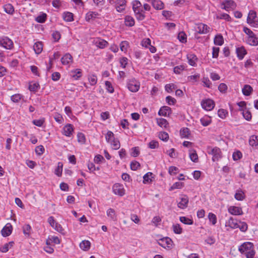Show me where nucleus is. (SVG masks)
<instances>
[{"label":"nucleus","mask_w":258,"mask_h":258,"mask_svg":"<svg viewBox=\"0 0 258 258\" xmlns=\"http://www.w3.org/2000/svg\"><path fill=\"white\" fill-rule=\"evenodd\" d=\"M217 19H224L227 21H231V18L230 16L226 13H221L219 14L217 17Z\"/></svg>","instance_id":"obj_62"},{"label":"nucleus","mask_w":258,"mask_h":258,"mask_svg":"<svg viewBox=\"0 0 258 258\" xmlns=\"http://www.w3.org/2000/svg\"><path fill=\"white\" fill-rule=\"evenodd\" d=\"M179 171V169L173 166H170L168 168V173L171 175H175Z\"/></svg>","instance_id":"obj_63"},{"label":"nucleus","mask_w":258,"mask_h":258,"mask_svg":"<svg viewBox=\"0 0 258 258\" xmlns=\"http://www.w3.org/2000/svg\"><path fill=\"white\" fill-rule=\"evenodd\" d=\"M140 149L138 147H133L130 150V154L134 157L138 156L140 154Z\"/></svg>","instance_id":"obj_55"},{"label":"nucleus","mask_w":258,"mask_h":258,"mask_svg":"<svg viewBox=\"0 0 258 258\" xmlns=\"http://www.w3.org/2000/svg\"><path fill=\"white\" fill-rule=\"evenodd\" d=\"M239 251L245 255L246 258H253L255 255L254 245L252 243L246 242L242 244L238 248Z\"/></svg>","instance_id":"obj_1"},{"label":"nucleus","mask_w":258,"mask_h":258,"mask_svg":"<svg viewBox=\"0 0 258 258\" xmlns=\"http://www.w3.org/2000/svg\"><path fill=\"white\" fill-rule=\"evenodd\" d=\"M234 198L237 201L243 200L245 198L244 192L241 189L237 190L235 194Z\"/></svg>","instance_id":"obj_39"},{"label":"nucleus","mask_w":258,"mask_h":258,"mask_svg":"<svg viewBox=\"0 0 258 258\" xmlns=\"http://www.w3.org/2000/svg\"><path fill=\"white\" fill-rule=\"evenodd\" d=\"M141 45L145 48H148L152 53L156 51V48L151 45V40L148 38L143 39L141 42Z\"/></svg>","instance_id":"obj_12"},{"label":"nucleus","mask_w":258,"mask_h":258,"mask_svg":"<svg viewBox=\"0 0 258 258\" xmlns=\"http://www.w3.org/2000/svg\"><path fill=\"white\" fill-rule=\"evenodd\" d=\"M132 5L133 11L142 8L141 3L138 0L133 1L132 3Z\"/></svg>","instance_id":"obj_57"},{"label":"nucleus","mask_w":258,"mask_h":258,"mask_svg":"<svg viewBox=\"0 0 258 258\" xmlns=\"http://www.w3.org/2000/svg\"><path fill=\"white\" fill-rule=\"evenodd\" d=\"M62 167L63 164L61 162H58L57 163V166L56 169H55L54 173L55 174L60 177L61 176L62 172Z\"/></svg>","instance_id":"obj_52"},{"label":"nucleus","mask_w":258,"mask_h":258,"mask_svg":"<svg viewBox=\"0 0 258 258\" xmlns=\"http://www.w3.org/2000/svg\"><path fill=\"white\" fill-rule=\"evenodd\" d=\"M89 82L91 85H95L97 82V76L95 75L92 74L88 76Z\"/></svg>","instance_id":"obj_59"},{"label":"nucleus","mask_w":258,"mask_h":258,"mask_svg":"<svg viewBox=\"0 0 258 258\" xmlns=\"http://www.w3.org/2000/svg\"><path fill=\"white\" fill-rule=\"evenodd\" d=\"M112 191L115 195L122 197L125 194V190L122 184L118 183L114 184L112 186Z\"/></svg>","instance_id":"obj_7"},{"label":"nucleus","mask_w":258,"mask_h":258,"mask_svg":"<svg viewBox=\"0 0 258 258\" xmlns=\"http://www.w3.org/2000/svg\"><path fill=\"white\" fill-rule=\"evenodd\" d=\"M92 43L100 49H104L108 46V43L101 38H95L93 40Z\"/></svg>","instance_id":"obj_13"},{"label":"nucleus","mask_w":258,"mask_h":258,"mask_svg":"<svg viewBox=\"0 0 258 258\" xmlns=\"http://www.w3.org/2000/svg\"><path fill=\"white\" fill-rule=\"evenodd\" d=\"M189 157L192 161L194 162L198 161V156L195 150L192 149L189 150Z\"/></svg>","instance_id":"obj_41"},{"label":"nucleus","mask_w":258,"mask_h":258,"mask_svg":"<svg viewBox=\"0 0 258 258\" xmlns=\"http://www.w3.org/2000/svg\"><path fill=\"white\" fill-rule=\"evenodd\" d=\"M171 113V108L167 106L162 107L158 111V114L160 116H166Z\"/></svg>","instance_id":"obj_24"},{"label":"nucleus","mask_w":258,"mask_h":258,"mask_svg":"<svg viewBox=\"0 0 258 258\" xmlns=\"http://www.w3.org/2000/svg\"><path fill=\"white\" fill-rule=\"evenodd\" d=\"M200 78V75L199 74H196L194 75L189 76L187 77V81L191 83H195L197 82Z\"/></svg>","instance_id":"obj_44"},{"label":"nucleus","mask_w":258,"mask_h":258,"mask_svg":"<svg viewBox=\"0 0 258 258\" xmlns=\"http://www.w3.org/2000/svg\"><path fill=\"white\" fill-rule=\"evenodd\" d=\"M220 7L222 9L229 12L236 8V4L233 0H225L221 3Z\"/></svg>","instance_id":"obj_4"},{"label":"nucleus","mask_w":258,"mask_h":258,"mask_svg":"<svg viewBox=\"0 0 258 258\" xmlns=\"http://www.w3.org/2000/svg\"><path fill=\"white\" fill-rule=\"evenodd\" d=\"M236 52L238 58L240 60L242 59L246 54V51L243 46L237 48Z\"/></svg>","instance_id":"obj_30"},{"label":"nucleus","mask_w":258,"mask_h":258,"mask_svg":"<svg viewBox=\"0 0 258 258\" xmlns=\"http://www.w3.org/2000/svg\"><path fill=\"white\" fill-rule=\"evenodd\" d=\"M208 152L209 154L213 156L212 160L213 161H218L221 157V152L219 148L217 147L208 148Z\"/></svg>","instance_id":"obj_8"},{"label":"nucleus","mask_w":258,"mask_h":258,"mask_svg":"<svg viewBox=\"0 0 258 258\" xmlns=\"http://www.w3.org/2000/svg\"><path fill=\"white\" fill-rule=\"evenodd\" d=\"M74 133V127L71 124L68 123L65 125L62 131V134L67 137H71Z\"/></svg>","instance_id":"obj_18"},{"label":"nucleus","mask_w":258,"mask_h":258,"mask_svg":"<svg viewBox=\"0 0 258 258\" xmlns=\"http://www.w3.org/2000/svg\"><path fill=\"white\" fill-rule=\"evenodd\" d=\"M14 242L10 241L8 243L5 244L3 246L0 247V251L2 252L6 253L9 251L14 245Z\"/></svg>","instance_id":"obj_34"},{"label":"nucleus","mask_w":258,"mask_h":258,"mask_svg":"<svg viewBox=\"0 0 258 258\" xmlns=\"http://www.w3.org/2000/svg\"><path fill=\"white\" fill-rule=\"evenodd\" d=\"M33 49L36 54H40L43 49L42 43L41 42H36L33 46Z\"/></svg>","instance_id":"obj_38"},{"label":"nucleus","mask_w":258,"mask_h":258,"mask_svg":"<svg viewBox=\"0 0 258 258\" xmlns=\"http://www.w3.org/2000/svg\"><path fill=\"white\" fill-rule=\"evenodd\" d=\"M46 19V14L42 13L35 18L36 22L38 23H44Z\"/></svg>","instance_id":"obj_64"},{"label":"nucleus","mask_w":258,"mask_h":258,"mask_svg":"<svg viewBox=\"0 0 258 258\" xmlns=\"http://www.w3.org/2000/svg\"><path fill=\"white\" fill-rule=\"evenodd\" d=\"M189 199L186 195H183L179 199L177 206L180 209H184L187 207Z\"/></svg>","instance_id":"obj_14"},{"label":"nucleus","mask_w":258,"mask_h":258,"mask_svg":"<svg viewBox=\"0 0 258 258\" xmlns=\"http://www.w3.org/2000/svg\"><path fill=\"white\" fill-rule=\"evenodd\" d=\"M109 143L111 145L112 148L114 150H117L120 147L119 141L116 139H114Z\"/></svg>","instance_id":"obj_54"},{"label":"nucleus","mask_w":258,"mask_h":258,"mask_svg":"<svg viewBox=\"0 0 258 258\" xmlns=\"http://www.w3.org/2000/svg\"><path fill=\"white\" fill-rule=\"evenodd\" d=\"M184 186V184L181 182H176L174 183L172 186L170 187L169 190L172 191L175 189H181Z\"/></svg>","instance_id":"obj_48"},{"label":"nucleus","mask_w":258,"mask_h":258,"mask_svg":"<svg viewBox=\"0 0 258 258\" xmlns=\"http://www.w3.org/2000/svg\"><path fill=\"white\" fill-rule=\"evenodd\" d=\"M13 227L10 223H7L1 230L2 235L4 237L9 236L12 232Z\"/></svg>","instance_id":"obj_20"},{"label":"nucleus","mask_w":258,"mask_h":258,"mask_svg":"<svg viewBox=\"0 0 258 258\" xmlns=\"http://www.w3.org/2000/svg\"><path fill=\"white\" fill-rule=\"evenodd\" d=\"M189 135V130L188 128H182L180 131V135L182 138H187Z\"/></svg>","instance_id":"obj_51"},{"label":"nucleus","mask_w":258,"mask_h":258,"mask_svg":"<svg viewBox=\"0 0 258 258\" xmlns=\"http://www.w3.org/2000/svg\"><path fill=\"white\" fill-rule=\"evenodd\" d=\"M61 61L63 65L70 66L73 62V56L70 53H67L61 57Z\"/></svg>","instance_id":"obj_19"},{"label":"nucleus","mask_w":258,"mask_h":258,"mask_svg":"<svg viewBox=\"0 0 258 258\" xmlns=\"http://www.w3.org/2000/svg\"><path fill=\"white\" fill-rule=\"evenodd\" d=\"M249 144L251 146L258 148V136H251L249 140Z\"/></svg>","instance_id":"obj_35"},{"label":"nucleus","mask_w":258,"mask_h":258,"mask_svg":"<svg viewBox=\"0 0 258 258\" xmlns=\"http://www.w3.org/2000/svg\"><path fill=\"white\" fill-rule=\"evenodd\" d=\"M210 222L213 225H215L217 223V217L215 214L212 213H209L208 216Z\"/></svg>","instance_id":"obj_56"},{"label":"nucleus","mask_w":258,"mask_h":258,"mask_svg":"<svg viewBox=\"0 0 258 258\" xmlns=\"http://www.w3.org/2000/svg\"><path fill=\"white\" fill-rule=\"evenodd\" d=\"M107 216L113 221L116 220V214L114 209L112 208H109L106 211Z\"/></svg>","instance_id":"obj_40"},{"label":"nucleus","mask_w":258,"mask_h":258,"mask_svg":"<svg viewBox=\"0 0 258 258\" xmlns=\"http://www.w3.org/2000/svg\"><path fill=\"white\" fill-rule=\"evenodd\" d=\"M126 0H117L115 3L116 10L119 13H123L126 7Z\"/></svg>","instance_id":"obj_15"},{"label":"nucleus","mask_w":258,"mask_h":258,"mask_svg":"<svg viewBox=\"0 0 258 258\" xmlns=\"http://www.w3.org/2000/svg\"><path fill=\"white\" fill-rule=\"evenodd\" d=\"M80 248L83 251H88L91 247V242L89 240H84L79 244Z\"/></svg>","instance_id":"obj_27"},{"label":"nucleus","mask_w":258,"mask_h":258,"mask_svg":"<svg viewBox=\"0 0 258 258\" xmlns=\"http://www.w3.org/2000/svg\"><path fill=\"white\" fill-rule=\"evenodd\" d=\"M246 42L250 45L257 46L258 45V37L255 34L251 37H247Z\"/></svg>","instance_id":"obj_28"},{"label":"nucleus","mask_w":258,"mask_h":258,"mask_svg":"<svg viewBox=\"0 0 258 258\" xmlns=\"http://www.w3.org/2000/svg\"><path fill=\"white\" fill-rule=\"evenodd\" d=\"M0 46L7 49H11L13 47V42L7 37L0 38Z\"/></svg>","instance_id":"obj_11"},{"label":"nucleus","mask_w":258,"mask_h":258,"mask_svg":"<svg viewBox=\"0 0 258 258\" xmlns=\"http://www.w3.org/2000/svg\"><path fill=\"white\" fill-rule=\"evenodd\" d=\"M253 91V89L249 85H245L242 89V94L244 96H249Z\"/></svg>","instance_id":"obj_33"},{"label":"nucleus","mask_w":258,"mask_h":258,"mask_svg":"<svg viewBox=\"0 0 258 258\" xmlns=\"http://www.w3.org/2000/svg\"><path fill=\"white\" fill-rule=\"evenodd\" d=\"M71 77L74 80H78L82 76V71L80 69H76L71 71Z\"/></svg>","instance_id":"obj_29"},{"label":"nucleus","mask_w":258,"mask_h":258,"mask_svg":"<svg viewBox=\"0 0 258 258\" xmlns=\"http://www.w3.org/2000/svg\"><path fill=\"white\" fill-rule=\"evenodd\" d=\"M119 46L120 50L124 53H126L129 47V43L126 41H123L120 43Z\"/></svg>","instance_id":"obj_47"},{"label":"nucleus","mask_w":258,"mask_h":258,"mask_svg":"<svg viewBox=\"0 0 258 258\" xmlns=\"http://www.w3.org/2000/svg\"><path fill=\"white\" fill-rule=\"evenodd\" d=\"M200 121L203 126H206L211 123L212 119L209 116H204L200 119Z\"/></svg>","instance_id":"obj_42"},{"label":"nucleus","mask_w":258,"mask_h":258,"mask_svg":"<svg viewBox=\"0 0 258 258\" xmlns=\"http://www.w3.org/2000/svg\"><path fill=\"white\" fill-rule=\"evenodd\" d=\"M126 86L131 92H137L140 88V82L135 78H132L127 80Z\"/></svg>","instance_id":"obj_2"},{"label":"nucleus","mask_w":258,"mask_h":258,"mask_svg":"<svg viewBox=\"0 0 258 258\" xmlns=\"http://www.w3.org/2000/svg\"><path fill=\"white\" fill-rule=\"evenodd\" d=\"M158 137L160 140L165 142L167 141L169 139L168 134L165 132H160L158 134Z\"/></svg>","instance_id":"obj_61"},{"label":"nucleus","mask_w":258,"mask_h":258,"mask_svg":"<svg viewBox=\"0 0 258 258\" xmlns=\"http://www.w3.org/2000/svg\"><path fill=\"white\" fill-rule=\"evenodd\" d=\"M186 57L188 60V63L190 66L192 67L197 66V62L198 61V58L195 54L188 53L187 54Z\"/></svg>","instance_id":"obj_21"},{"label":"nucleus","mask_w":258,"mask_h":258,"mask_svg":"<svg viewBox=\"0 0 258 258\" xmlns=\"http://www.w3.org/2000/svg\"><path fill=\"white\" fill-rule=\"evenodd\" d=\"M179 220L181 222L186 225H192L193 224V220L191 219L184 216L180 217Z\"/></svg>","instance_id":"obj_53"},{"label":"nucleus","mask_w":258,"mask_h":258,"mask_svg":"<svg viewBox=\"0 0 258 258\" xmlns=\"http://www.w3.org/2000/svg\"><path fill=\"white\" fill-rule=\"evenodd\" d=\"M151 5L157 10H161L164 8V4L161 0H153Z\"/></svg>","instance_id":"obj_25"},{"label":"nucleus","mask_w":258,"mask_h":258,"mask_svg":"<svg viewBox=\"0 0 258 258\" xmlns=\"http://www.w3.org/2000/svg\"><path fill=\"white\" fill-rule=\"evenodd\" d=\"M227 115L228 111L225 109H220L218 111V115L222 119L225 118Z\"/></svg>","instance_id":"obj_60"},{"label":"nucleus","mask_w":258,"mask_h":258,"mask_svg":"<svg viewBox=\"0 0 258 258\" xmlns=\"http://www.w3.org/2000/svg\"><path fill=\"white\" fill-rule=\"evenodd\" d=\"M177 38L179 40V41L182 43H185L187 41L186 35L183 31L180 32L178 33Z\"/></svg>","instance_id":"obj_49"},{"label":"nucleus","mask_w":258,"mask_h":258,"mask_svg":"<svg viewBox=\"0 0 258 258\" xmlns=\"http://www.w3.org/2000/svg\"><path fill=\"white\" fill-rule=\"evenodd\" d=\"M228 212L231 215L235 216L241 215L243 214L242 208L239 207L231 206L228 208Z\"/></svg>","instance_id":"obj_17"},{"label":"nucleus","mask_w":258,"mask_h":258,"mask_svg":"<svg viewBox=\"0 0 258 258\" xmlns=\"http://www.w3.org/2000/svg\"><path fill=\"white\" fill-rule=\"evenodd\" d=\"M225 225L227 231L231 229H236L238 227V221L233 217H230L226 221Z\"/></svg>","instance_id":"obj_10"},{"label":"nucleus","mask_w":258,"mask_h":258,"mask_svg":"<svg viewBox=\"0 0 258 258\" xmlns=\"http://www.w3.org/2000/svg\"><path fill=\"white\" fill-rule=\"evenodd\" d=\"M247 22L251 27H258V19L257 18L255 11L250 10L249 12L247 18Z\"/></svg>","instance_id":"obj_3"},{"label":"nucleus","mask_w":258,"mask_h":258,"mask_svg":"<svg viewBox=\"0 0 258 258\" xmlns=\"http://www.w3.org/2000/svg\"><path fill=\"white\" fill-rule=\"evenodd\" d=\"M172 228L174 233L175 234H180L182 233V228L179 224H173Z\"/></svg>","instance_id":"obj_45"},{"label":"nucleus","mask_w":258,"mask_h":258,"mask_svg":"<svg viewBox=\"0 0 258 258\" xmlns=\"http://www.w3.org/2000/svg\"><path fill=\"white\" fill-rule=\"evenodd\" d=\"M158 243L161 246L164 248L170 249L172 247V240L168 237L159 239Z\"/></svg>","instance_id":"obj_9"},{"label":"nucleus","mask_w":258,"mask_h":258,"mask_svg":"<svg viewBox=\"0 0 258 258\" xmlns=\"http://www.w3.org/2000/svg\"><path fill=\"white\" fill-rule=\"evenodd\" d=\"M211 28L203 23H200L197 25L196 30L199 34H207L211 30Z\"/></svg>","instance_id":"obj_16"},{"label":"nucleus","mask_w":258,"mask_h":258,"mask_svg":"<svg viewBox=\"0 0 258 258\" xmlns=\"http://www.w3.org/2000/svg\"><path fill=\"white\" fill-rule=\"evenodd\" d=\"M4 11L8 14L12 15L14 12V8L10 4H7L4 6Z\"/></svg>","instance_id":"obj_43"},{"label":"nucleus","mask_w":258,"mask_h":258,"mask_svg":"<svg viewBox=\"0 0 258 258\" xmlns=\"http://www.w3.org/2000/svg\"><path fill=\"white\" fill-rule=\"evenodd\" d=\"M240 111L242 112L243 117L247 120L249 121L251 119V114L250 112L246 109L243 110L242 108L240 109Z\"/></svg>","instance_id":"obj_50"},{"label":"nucleus","mask_w":258,"mask_h":258,"mask_svg":"<svg viewBox=\"0 0 258 258\" xmlns=\"http://www.w3.org/2000/svg\"><path fill=\"white\" fill-rule=\"evenodd\" d=\"M47 222L55 230L60 233H63L64 231L63 228L60 224L55 220L53 217H49L47 219Z\"/></svg>","instance_id":"obj_6"},{"label":"nucleus","mask_w":258,"mask_h":258,"mask_svg":"<svg viewBox=\"0 0 258 258\" xmlns=\"http://www.w3.org/2000/svg\"><path fill=\"white\" fill-rule=\"evenodd\" d=\"M99 16L100 15L97 12L90 11L86 14L85 20L87 22H90V21L94 20Z\"/></svg>","instance_id":"obj_23"},{"label":"nucleus","mask_w":258,"mask_h":258,"mask_svg":"<svg viewBox=\"0 0 258 258\" xmlns=\"http://www.w3.org/2000/svg\"><path fill=\"white\" fill-rule=\"evenodd\" d=\"M73 13L69 12H65L62 14V18L66 22H72L74 20Z\"/></svg>","instance_id":"obj_37"},{"label":"nucleus","mask_w":258,"mask_h":258,"mask_svg":"<svg viewBox=\"0 0 258 258\" xmlns=\"http://www.w3.org/2000/svg\"><path fill=\"white\" fill-rule=\"evenodd\" d=\"M60 239L57 236H51L47 239L46 243L47 245H50L52 243L58 244L60 243Z\"/></svg>","instance_id":"obj_31"},{"label":"nucleus","mask_w":258,"mask_h":258,"mask_svg":"<svg viewBox=\"0 0 258 258\" xmlns=\"http://www.w3.org/2000/svg\"><path fill=\"white\" fill-rule=\"evenodd\" d=\"M214 43L215 45L221 46L224 43V38L221 34H217L214 39Z\"/></svg>","instance_id":"obj_32"},{"label":"nucleus","mask_w":258,"mask_h":258,"mask_svg":"<svg viewBox=\"0 0 258 258\" xmlns=\"http://www.w3.org/2000/svg\"><path fill=\"white\" fill-rule=\"evenodd\" d=\"M202 107L206 111H211L214 108L215 104L214 101L211 99H204L201 102Z\"/></svg>","instance_id":"obj_5"},{"label":"nucleus","mask_w":258,"mask_h":258,"mask_svg":"<svg viewBox=\"0 0 258 258\" xmlns=\"http://www.w3.org/2000/svg\"><path fill=\"white\" fill-rule=\"evenodd\" d=\"M154 178V176L153 174L151 172H149L144 175L143 182L144 184H150L153 181Z\"/></svg>","instance_id":"obj_26"},{"label":"nucleus","mask_w":258,"mask_h":258,"mask_svg":"<svg viewBox=\"0 0 258 258\" xmlns=\"http://www.w3.org/2000/svg\"><path fill=\"white\" fill-rule=\"evenodd\" d=\"M134 13L136 19L139 21H142L146 17L145 13L142 8L134 11Z\"/></svg>","instance_id":"obj_22"},{"label":"nucleus","mask_w":258,"mask_h":258,"mask_svg":"<svg viewBox=\"0 0 258 258\" xmlns=\"http://www.w3.org/2000/svg\"><path fill=\"white\" fill-rule=\"evenodd\" d=\"M124 24L126 26H133L135 25V19L133 17L127 15L124 18Z\"/></svg>","instance_id":"obj_36"},{"label":"nucleus","mask_w":258,"mask_h":258,"mask_svg":"<svg viewBox=\"0 0 258 258\" xmlns=\"http://www.w3.org/2000/svg\"><path fill=\"white\" fill-rule=\"evenodd\" d=\"M105 89L107 91L110 93L114 92V88L110 82L106 81L105 82Z\"/></svg>","instance_id":"obj_58"},{"label":"nucleus","mask_w":258,"mask_h":258,"mask_svg":"<svg viewBox=\"0 0 258 258\" xmlns=\"http://www.w3.org/2000/svg\"><path fill=\"white\" fill-rule=\"evenodd\" d=\"M157 123L161 127L166 128L168 126V122L166 119L162 118H157Z\"/></svg>","instance_id":"obj_46"}]
</instances>
